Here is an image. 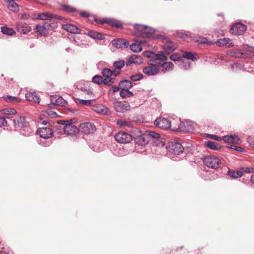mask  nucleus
<instances>
[{
  "label": "nucleus",
  "mask_w": 254,
  "mask_h": 254,
  "mask_svg": "<svg viewBox=\"0 0 254 254\" xmlns=\"http://www.w3.org/2000/svg\"><path fill=\"white\" fill-rule=\"evenodd\" d=\"M76 89L80 91V94L85 98L94 97L93 90L88 83L84 81L77 82L74 85Z\"/></svg>",
  "instance_id": "f03ea898"
},
{
  "label": "nucleus",
  "mask_w": 254,
  "mask_h": 254,
  "mask_svg": "<svg viewBox=\"0 0 254 254\" xmlns=\"http://www.w3.org/2000/svg\"><path fill=\"white\" fill-rule=\"evenodd\" d=\"M92 81L95 84H104L107 86H111L114 83V80L112 79H109L108 78H104L101 75H96L92 77Z\"/></svg>",
  "instance_id": "2eb2a0df"
},
{
  "label": "nucleus",
  "mask_w": 254,
  "mask_h": 254,
  "mask_svg": "<svg viewBox=\"0 0 254 254\" xmlns=\"http://www.w3.org/2000/svg\"><path fill=\"white\" fill-rule=\"evenodd\" d=\"M51 101L52 103L48 104L49 107H52L53 105H64L66 103V101L61 96H52L51 97Z\"/></svg>",
  "instance_id": "5701e85b"
},
{
  "label": "nucleus",
  "mask_w": 254,
  "mask_h": 254,
  "mask_svg": "<svg viewBox=\"0 0 254 254\" xmlns=\"http://www.w3.org/2000/svg\"><path fill=\"white\" fill-rule=\"evenodd\" d=\"M179 67L183 70H187L190 68V63L187 61H181L178 64Z\"/></svg>",
  "instance_id": "de8ad7c7"
},
{
  "label": "nucleus",
  "mask_w": 254,
  "mask_h": 254,
  "mask_svg": "<svg viewBox=\"0 0 254 254\" xmlns=\"http://www.w3.org/2000/svg\"><path fill=\"white\" fill-rule=\"evenodd\" d=\"M170 59L173 61H178L180 60L181 57L179 54L175 53L171 55L170 56Z\"/></svg>",
  "instance_id": "0e129e2a"
},
{
  "label": "nucleus",
  "mask_w": 254,
  "mask_h": 254,
  "mask_svg": "<svg viewBox=\"0 0 254 254\" xmlns=\"http://www.w3.org/2000/svg\"><path fill=\"white\" fill-rule=\"evenodd\" d=\"M14 126L15 129L18 132L21 130V128L24 127L29 123L23 117H18L13 120Z\"/></svg>",
  "instance_id": "dca6fc26"
},
{
  "label": "nucleus",
  "mask_w": 254,
  "mask_h": 254,
  "mask_svg": "<svg viewBox=\"0 0 254 254\" xmlns=\"http://www.w3.org/2000/svg\"><path fill=\"white\" fill-rule=\"evenodd\" d=\"M243 183H245L247 184V186L249 188H251L252 189H254V174H253L250 178V182L251 183H247L246 180L243 178L242 180Z\"/></svg>",
  "instance_id": "09e8293b"
},
{
  "label": "nucleus",
  "mask_w": 254,
  "mask_h": 254,
  "mask_svg": "<svg viewBox=\"0 0 254 254\" xmlns=\"http://www.w3.org/2000/svg\"><path fill=\"white\" fill-rule=\"evenodd\" d=\"M134 84L135 83H132V81H130L129 80H123L121 81L119 83L120 89H127V90H129Z\"/></svg>",
  "instance_id": "c756f323"
},
{
  "label": "nucleus",
  "mask_w": 254,
  "mask_h": 254,
  "mask_svg": "<svg viewBox=\"0 0 254 254\" xmlns=\"http://www.w3.org/2000/svg\"><path fill=\"white\" fill-rule=\"evenodd\" d=\"M117 124L121 127H125L127 126V123L122 120H119L117 122Z\"/></svg>",
  "instance_id": "69168bd1"
},
{
  "label": "nucleus",
  "mask_w": 254,
  "mask_h": 254,
  "mask_svg": "<svg viewBox=\"0 0 254 254\" xmlns=\"http://www.w3.org/2000/svg\"><path fill=\"white\" fill-rule=\"evenodd\" d=\"M16 30L24 34H26L31 31V27L26 23L17 22L16 24Z\"/></svg>",
  "instance_id": "a211bd4d"
},
{
  "label": "nucleus",
  "mask_w": 254,
  "mask_h": 254,
  "mask_svg": "<svg viewBox=\"0 0 254 254\" xmlns=\"http://www.w3.org/2000/svg\"><path fill=\"white\" fill-rule=\"evenodd\" d=\"M102 73L103 76L105 77V78H108L109 79H112L114 80V83L115 82V78L112 77L113 76V72L110 68H104Z\"/></svg>",
  "instance_id": "f704fd0d"
},
{
  "label": "nucleus",
  "mask_w": 254,
  "mask_h": 254,
  "mask_svg": "<svg viewBox=\"0 0 254 254\" xmlns=\"http://www.w3.org/2000/svg\"><path fill=\"white\" fill-rule=\"evenodd\" d=\"M95 111L103 115H108L109 110L107 107L103 105H99L96 107Z\"/></svg>",
  "instance_id": "58836bf2"
},
{
  "label": "nucleus",
  "mask_w": 254,
  "mask_h": 254,
  "mask_svg": "<svg viewBox=\"0 0 254 254\" xmlns=\"http://www.w3.org/2000/svg\"><path fill=\"white\" fill-rule=\"evenodd\" d=\"M142 55L144 57L149 58L148 61H153L155 59L159 60H167L168 57L167 56L161 54H155V53L150 51H146L143 52Z\"/></svg>",
  "instance_id": "f8f14e48"
},
{
  "label": "nucleus",
  "mask_w": 254,
  "mask_h": 254,
  "mask_svg": "<svg viewBox=\"0 0 254 254\" xmlns=\"http://www.w3.org/2000/svg\"><path fill=\"white\" fill-rule=\"evenodd\" d=\"M247 59L254 57V48L247 46Z\"/></svg>",
  "instance_id": "3c124183"
},
{
  "label": "nucleus",
  "mask_w": 254,
  "mask_h": 254,
  "mask_svg": "<svg viewBox=\"0 0 254 254\" xmlns=\"http://www.w3.org/2000/svg\"><path fill=\"white\" fill-rule=\"evenodd\" d=\"M120 95L123 98H127L133 96V92L127 89H120Z\"/></svg>",
  "instance_id": "c9c22d12"
},
{
  "label": "nucleus",
  "mask_w": 254,
  "mask_h": 254,
  "mask_svg": "<svg viewBox=\"0 0 254 254\" xmlns=\"http://www.w3.org/2000/svg\"><path fill=\"white\" fill-rule=\"evenodd\" d=\"M64 131L68 135H76L79 133V129L76 126L72 125L69 121H67V123L64 127Z\"/></svg>",
  "instance_id": "9b49d317"
},
{
  "label": "nucleus",
  "mask_w": 254,
  "mask_h": 254,
  "mask_svg": "<svg viewBox=\"0 0 254 254\" xmlns=\"http://www.w3.org/2000/svg\"><path fill=\"white\" fill-rule=\"evenodd\" d=\"M183 57L187 59L195 61L196 58L194 56L193 54L191 52H184L183 54Z\"/></svg>",
  "instance_id": "864d4df0"
},
{
  "label": "nucleus",
  "mask_w": 254,
  "mask_h": 254,
  "mask_svg": "<svg viewBox=\"0 0 254 254\" xmlns=\"http://www.w3.org/2000/svg\"><path fill=\"white\" fill-rule=\"evenodd\" d=\"M184 148L185 147L183 144L176 141L169 142L167 146L168 151L175 155L182 154Z\"/></svg>",
  "instance_id": "20e7f679"
},
{
  "label": "nucleus",
  "mask_w": 254,
  "mask_h": 254,
  "mask_svg": "<svg viewBox=\"0 0 254 254\" xmlns=\"http://www.w3.org/2000/svg\"><path fill=\"white\" fill-rule=\"evenodd\" d=\"M134 27L135 30L134 32L135 35L143 38H146L148 36L145 32V25L136 24L134 25Z\"/></svg>",
  "instance_id": "4be33fe9"
},
{
  "label": "nucleus",
  "mask_w": 254,
  "mask_h": 254,
  "mask_svg": "<svg viewBox=\"0 0 254 254\" xmlns=\"http://www.w3.org/2000/svg\"><path fill=\"white\" fill-rule=\"evenodd\" d=\"M130 58L132 59V63L138 64H141L142 63V59L141 57L136 55H133L130 56Z\"/></svg>",
  "instance_id": "49530a36"
},
{
  "label": "nucleus",
  "mask_w": 254,
  "mask_h": 254,
  "mask_svg": "<svg viewBox=\"0 0 254 254\" xmlns=\"http://www.w3.org/2000/svg\"><path fill=\"white\" fill-rule=\"evenodd\" d=\"M48 26L44 22L43 24H38L36 26V31L40 35H46L48 33Z\"/></svg>",
  "instance_id": "bb28decb"
},
{
  "label": "nucleus",
  "mask_w": 254,
  "mask_h": 254,
  "mask_svg": "<svg viewBox=\"0 0 254 254\" xmlns=\"http://www.w3.org/2000/svg\"><path fill=\"white\" fill-rule=\"evenodd\" d=\"M154 125L161 129H168L171 127V122L167 118H158L154 123Z\"/></svg>",
  "instance_id": "ddd939ff"
},
{
  "label": "nucleus",
  "mask_w": 254,
  "mask_h": 254,
  "mask_svg": "<svg viewBox=\"0 0 254 254\" xmlns=\"http://www.w3.org/2000/svg\"><path fill=\"white\" fill-rule=\"evenodd\" d=\"M115 139L119 143H128L132 140V138L129 133L123 131L116 134Z\"/></svg>",
  "instance_id": "0eeeda50"
},
{
  "label": "nucleus",
  "mask_w": 254,
  "mask_h": 254,
  "mask_svg": "<svg viewBox=\"0 0 254 254\" xmlns=\"http://www.w3.org/2000/svg\"><path fill=\"white\" fill-rule=\"evenodd\" d=\"M167 60H159L158 61L159 68H162V71L163 73L172 70L174 68V64L171 62H166Z\"/></svg>",
  "instance_id": "4468645a"
},
{
  "label": "nucleus",
  "mask_w": 254,
  "mask_h": 254,
  "mask_svg": "<svg viewBox=\"0 0 254 254\" xmlns=\"http://www.w3.org/2000/svg\"><path fill=\"white\" fill-rule=\"evenodd\" d=\"M62 8L64 11L69 12H74L76 11V9L68 5L64 4L62 6Z\"/></svg>",
  "instance_id": "4d7b16f0"
},
{
  "label": "nucleus",
  "mask_w": 254,
  "mask_h": 254,
  "mask_svg": "<svg viewBox=\"0 0 254 254\" xmlns=\"http://www.w3.org/2000/svg\"><path fill=\"white\" fill-rule=\"evenodd\" d=\"M9 118L6 116H4L0 118V128H2V127H5L7 125L6 119H8Z\"/></svg>",
  "instance_id": "bf43d9fd"
},
{
  "label": "nucleus",
  "mask_w": 254,
  "mask_h": 254,
  "mask_svg": "<svg viewBox=\"0 0 254 254\" xmlns=\"http://www.w3.org/2000/svg\"><path fill=\"white\" fill-rule=\"evenodd\" d=\"M45 24L48 26V31L52 30L58 27V23L54 20L50 18L49 20L45 21Z\"/></svg>",
  "instance_id": "4c0bfd02"
},
{
  "label": "nucleus",
  "mask_w": 254,
  "mask_h": 254,
  "mask_svg": "<svg viewBox=\"0 0 254 254\" xmlns=\"http://www.w3.org/2000/svg\"><path fill=\"white\" fill-rule=\"evenodd\" d=\"M38 134L44 139H49L52 137L53 132L51 128L47 127H43L39 128L37 130Z\"/></svg>",
  "instance_id": "f3484780"
},
{
  "label": "nucleus",
  "mask_w": 254,
  "mask_h": 254,
  "mask_svg": "<svg viewBox=\"0 0 254 254\" xmlns=\"http://www.w3.org/2000/svg\"><path fill=\"white\" fill-rule=\"evenodd\" d=\"M3 98L7 102H17L18 101V99L14 96H6L3 97Z\"/></svg>",
  "instance_id": "13d9d810"
},
{
  "label": "nucleus",
  "mask_w": 254,
  "mask_h": 254,
  "mask_svg": "<svg viewBox=\"0 0 254 254\" xmlns=\"http://www.w3.org/2000/svg\"><path fill=\"white\" fill-rule=\"evenodd\" d=\"M228 54L232 57L247 59V46L239 50H231L228 52Z\"/></svg>",
  "instance_id": "9d476101"
},
{
  "label": "nucleus",
  "mask_w": 254,
  "mask_h": 254,
  "mask_svg": "<svg viewBox=\"0 0 254 254\" xmlns=\"http://www.w3.org/2000/svg\"><path fill=\"white\" fill-rule=\"evenodd\" d=\"M63 27L66 31L73 34L80 33L81 29L77 26L71 24H66L63 25Z\"/></svg>",
  "instance_id": "393cba45"
},
{
  "label": "nucleus",
  "mask_w": 254,
  "mask_h": 254,
  "mask_svg": "<svg viewBox=\"0 0 254 254\" xmlns=\"http://www.w3.org/2000/svg\"><path fill=\"white\" fill-rule=\"evenodd\" d=\"M228 147L231 149H233L236 150L238 152H245V149L240 146L232 145H228Z\"/></svg>",
  "instance_id": "052dcab7"
},
{
  "label": "nucleus",
  "mask_w": 254,
  "mask_h": 254,
  "mask_svg": "<svg viewBox=\"0 0 254 254\" xmlns=\"http://www.w3.org/2000/svg\"><path fill=\"white\" fill-rule=\"evenodd\" d=\"M137 143L141 146L147 144L151 140L147 133L146 131L138 136L135 140Z\"/></svg>",
  "instance_id": "aec40b11"
},
{
  "label": "nucleus",
  "mask_w": 254,
  "mask_h": 254,
  "mask_svg": "<svg viewBox=\"0 0 254 254\" xmlns=\"http://www.w3.org/2000/svg\"><path fill=\"white\" fill-rule=\"evenodd\" d=\"M145 32L146 34L148 35V36L146 37L149 39H154L155 36L153 35L155 32V30L150 27H148L145 25Z\"/></svg>",
  "instance_id": "ea45409f"
},
{
  "label": "nucleus",
  "mask_w": 254,
  "mask_h": 254,
  "mask_svg": "<svg viewBox=\"0 0 254 254\" xmlns=\"http://www.w3.org/2000/svg\"><path fill=\"white\" fill-rule=\"evenodd\" d=\"M5 1L7 2V7L9 10L13 12L18 11V5L13 0H5Z\"/></svg>",
  "instance_id": "7c9ffc66"
},
{
  "label": "nucleus",
  "mask_w": 254,
  "mask_h": 254,
  "mask_svg": "<svg viewBox=\"0 0 254 254\" xmlns=\"http://www.w3.org/2000/svg\"><path fill=\"white\" fill-rule=\"evenodd\" d=\"M129 104L126 101H116L114 103V108L119 113H124L130 109Z\"/></svg>",
  "instance_id": "1a4fd4ad"
},
{
  "label": "nucleus",
  "mask_w": 254,
  "mask_h": 254,
  "mask_svg": "<svg viewBox=\"0 0 254 254\" xmlns=\"http://www.w3.org/2000/svg\"><path fill=\"white\" fill-rule=\"evenodd\" d=\"M107 21V24L112 27L117 28H123V24L120 20L114 18H108Z\"/></svg>",
  "instance_id": "c85d7f7f"
},
{
  "label": "nucleus",
  "mask_w": 254,
  "mask_h": 254,
  "mask_svg": "<svg viewBox=\"0 0 254 254\" xmlns=\"http://www.w3.org/2000/svg\"><path fill=\"white\" fill-rule=\"evenodd\" d=\"M143 77V75L142 74L140 73H136L130 76V81L133 83V82L141 80Z\"/></svg>",
  "instance_id": "a18cd8bd"
},
{
  "label": "nucleus",
  "mask_w": 254,
  "mask_h": 254,
  "mask_svg": "<svg viewBox=\"0 0 254 254\" xmlns=\"http://www.w3.org/2000/svg\"><path fill=\"white\" fill-rule=\"evenodd\" d=\"M1 31L3 34L8 35H13L15 33V31L12 28L4 26L1 27Z\"/></svg>",
  "instance_id": "a19ab883"
},
{
  "label": "nucleus",
  "mask_w": 254,
  "mask_h": 254,
  "mask_svg": "<svg viewBox=\"0 0 254 254\" xmlns=\"http://www.w3.org/2000/svg\"><path fill=\"white\" fill-rule=\"evenodd\" d=\"M53 15L49 12H44L38 14L37 18L41 20H49L52 17Z\"/></svg>",
  "instance_id": "37998d69"
},
{
  "label": "nucleus",
  "mask_w": 254,
  "mask_h": 254,
  "mask_svg": "<svg viewBox=\"0 0 254 254\" xmlns=\"http://www.w3.org/2000/svg\"><path fill=\"white\" fill-rule=\"evenodd\" d=\"M25 98L26 100L34 103H39V96L35 92H28L25 94Z\"/></svg>",
  "instance_id": "b1692460"
},
{
  "label": "nucleus",
  "mask_w": 254,
  "mask_h": 254,
  "mask_svg": "<svg viewBox=\"0 0 254 254\" xmlns=\"http://www.w3.org/2000/svg\"><path fill=\"white\" fill-rule=\"evenodd\" d=\"M87 34L89 37H90L94 39H97V40H103L105 38L104 35L103 34H102L101 33L96 32V31H93V30H91V31L88 32Z\"/></svg>",
  "instance_id": "2f4dec72"
},
{
  "label": "nucleus",
  "mask_w": 254,
  "mask_h": 254,
  "mask_svg": "<svg viewBox=\"0 0 254 254\" xmlns=\"http://www.w3.org/2000/svg\"><path fill=\"white\" fill-rule=\"evenodd\" d=\"M247 30V26L242 23H238L233 25L230 29V32L235 35H242Z\"/></svg>",
  "instance_id": "6e6552de"
},
{
  "label": "nucleus",
  "mask_w": 254,
  "mask_h": 254,
  "mask_svg": "<svg viewBox=\"0 0 254 254\" xmlns=\"http://www.w3.org/2000/svg\"><path fill=\"white\" fill-rule=\"evenodd\" d=\"M231 136L232 137V140L233 141L232 143H239L240 139L238 136L236 135H231Z\"/></svg>",
  "instance_id": "774afa93"
},
{
  "label": "nucleus",
  "mask_w": 254,
  "mask_h": 254,
  "mask_svg": "<svg viewBox=\"0 0 254 254\" xmlns=\"http://www.w3.org/2000/svg\"><path fill=\"white\" fill-rule=\"evenodd\" d=\"M205 144L206 146L210 149L218 150L221 149L220 145L213 141H209L206 142Z\"/></svg>",
  "instance_id": "72a5a7b5"
},
{
  "label": "nucleus",
  "mask_w": 254,
  "mask_h": 254,
  "mask_svg": "<svg viewBox=\"0 0 254 254\" xmlns=\"http://www.w3.org/2000/svg\"><path fill=\"white\" fill-rule=\"evenodd\" d=\"M243 171V176L244 173H253L254 172V168L251 167H244L241 169Z\"/></svg>",
  "instance_id": "680f3d73"
},
{
  "label": "nucleus",
  "mask_w": 254,
  "mask_h": 254,
  "mask_svg": "<svg viewBox=\"0 0 254 254\" xmlns=\"http://www.w3.org/2000/svg\"><path fill=\"white\" fill-rule=\"evenodd\" d=\"M158 60L155 59L153 61H148L147 65L142 69V72L148 76H152L158 74L160 72L159 68Z\"/></svg>",
  "instance_id": "f257e3e1"
},
{
  "label": "nucleus",
  "mask_w": 254,
  "mask_h": 254,
  "mask_svg": "<svg viewBox=\"0 0 254 254\" xmlns=\"http://www.w3.org/2000/svg\"><path fill=\"white\" fill-rule=\"evenodd\" d=\"M125 65V61L124 60H119L115 61L113 63V66L116 69L120 70Z\"/></svg>",
  "instance_id": "c03bdc74"
},
{
  "label": "nucleus",
  "mask_w": 254,
  "mask_h": 254,
  "mask_svg": "<svg viewBox=\"0 0 254 254\" xmlns=\"http://www.w3.org/2000/svg\"><path fill=\"white\" fill-rule=\"evenodd\" d=\"M172 129L176 131H185L189 132L194 130V127L191 122L186 121L180 122L178 127H174Z\"/></svg>",
  "instance_id": "423d86ee"
},
{
  "label": "nucleus",
  "mask_w": 254,
  "mask_h": 254,
  "mask_svg": "<svg viewBox=\"0 0 254 254\" xmlns=\"http://www.w3.org/2000/svg\"><path fill=\"white\" fill-rule=\"evenodd\" d=\"M232 137L231 136V135H226V136H224L223 137V140L225 142L232 143L233 141L232 140Z\"/></svg>",
  "instance_id": "338daca9"
},
{
  "label": "nucleus",
  "mask_w": 254,
  "mask_h": 254,
  "mask_svg": "<svg viewBox=\"0 0 254 254\" xmlns=\"http://www.w3.org/2000/svg\"><path fill=\"white\" fill-rule=\"evenodd\" d=\"M159 36L162 38L163 42L165 43L163 49L165 54H170L177 48L176 45L172 42L169 38L161 35H159Z\"/></svg>",
  "instance_id": "39448f33"
},
{
  "label": "nucleus",
  "mask_w": 254,
  "mask_h": 254,
  "mask_svg": "<svg viewBox=\"0 0 254 254\" xmlns=\"http://www.w3.org/2000/svg\"><path fill=\"white\" fill-rule=\"evenodd\" d=\"M216 44L219 46H226L228 47H230L233 45L232 40L226 38L219 39L217 41Z\"/></svg>",
  "instance_id": "cd10ccee"
},
{
  "label": "nucleus",
  "mask_w": 254,
  "mask_h": 254,
  "mask_svg": "<svg viewBox=\"0 0 254 254\" xmlns=\"http://www.w3.org/2000/svg\"><path fill=\"white\" fill-rule=\"evenodd\" d=\"M19 132L24 136H29L33 134V129L28 123L24 127L21 128V130Z\"/></svg>",
  "instance_id": "a878e982"
},
{
  "label": "nucleus",
  "mask_w": 254,
  "mask_h": 254,
  "mask_svg": "<svg viewBox=\"0 0 254 254\" xmlns=\"http://www.w3.org/2000/svg\"><path fill=\"white\" fill-rule=\"evenodd\" d=\"M193 40L197 43H201V44H209V42H208V40L204 37H201V36H197L195 37H194Z\"/></svg>",
  "instance_id": "8fccbe9b"
},
{
  "label": "nucleus",
  "mask_w": 254,
  "mask_h": 254,
  "mask_svg": "<svg viewBox=\"0 0 254 254\" xmlns=\"http://www.w3.org/2000/svg\"><path fill=\"white\" fill-rule=\"evenodd\" d=\"M146 132L150 140L152 139H158L160 137L159 134L156 132L151 131H146Z\"/></svg>",
  "instance_id": "603ef678"
},
{
  "label": "nucleus",
  "mask_w": 254,
  "mask_h": 254,
  "mask_svg": "<svg viewBox=\"0 0 254 254\" xmlns=\"http://www.w3.org/2000/svg\"><path fill=\"white\" fill-rule=\"evenodd\" d=\"M16 111L13 108H5L2 110L3 114L6 115H14L16 113Z\"/></svg>",
  "instance_id": "6e6d98bb"
},
{
  "label": "nucleus",
  "mask_w": 254,
  "mask_h": 254,
  "mask_svg": "<svg viewBox=\"0 0 254 254\" xmlns=\"http://www.w3.org/2000/svg\"><path fill=\"white\" fill-rule=\"evenodd\" d=\"M228 175L233 179H237L243 176V171L241 170V169L237 171L229 170L228 172Z\"/></svg>",
  "instance_id": "473e14b6"
},
{
  "label": "nucleus",
  "mask_w": 254,
  "mask_h": 254,
  "mask_svg": "<svg viewBox=\"0 0 254 254\" xmlns=\"http://www.w3.org/2000/svg\"><path fill=\"white\" fill-rule=\"evenodd\" d=\"M129 48L133 52H139L142 50V46L138 43H132L129 45Z\"/></svg>",
  "instance_id": "79ce46f5"
},
{
  "label": "nucleus",
  "mask_w": 254,
  "mask_h": 254,
  "mask_svg": "<svg viewBox=\"0 0 254 254\" xmlns=\"http://www.w3.org/2000/svg\"><path fill=\"white\" fill-rule=\"evenodd\" d=\"M81 132L85 134H89L96 130L95 126L90 122L82 123L80 125Z\"/></svg>",
  "instance_id": "6ab92c4d"
},
{
  "label": "nucleus",
  "mask_w": 254,
  "mask_h": 254,
  "mask_svg": "<svg viewBox=\"0 0 254 254\" xmlns=\"http://www.w3.org/2000/svg\"><path fill=\"white\" fill-rule=\"evenodd\" d=\"M204 164L209 168L217 169L220 168L222 165L221 160L214 155H208L204 157Z\"/></svg>",
  "instance_id": "7ed1b4c3"
},
{
  "label": "nucleus",
  "mask_w": 254,
  "mask_h": 254,
  "mask_svg": "<svg viewBox=\"0 0 254 254\" xmlns=\"http://www.w3.org/2000/svg\"><path fill=\"white\" fill-rule=\"evenodd\" d=\"M92 101V99L84 100L79 98H76L75 99V102L77 104L86 106H90Z\"/></svg>",
  "instance_id": "e433bc0d"
},
{
  "label": "nucleus",
  "mask_w": 254,
  "mask_h": 254,
  "mask_svg": "<svg viewBox=\"0 0 254 254\" xmlns=\"http://www.w3.org/2000/svg\"><path fill=\"white\" fill-rule=\"evenodd\" d=\"M231 68L233 71L237 72L242 68V65L240 63H236L231 65Z\"/></svg>",
  "instance_id": "5fc2aeb1"
},
{
  "label": "nucleus",
  "mask_w": 254,
  "mask_h": 254,
  "mask_svg": "<svg viewBox=\"0 0 254 254\" xmlns=\"http://www.w3.org/2000/svg\"><path fill=\"white\" fill-rule=\"evenodd\" d=\"M112 44L118 49H123L127 48L128 46V42L123 39H114L112 41Z\"/></svg>",
  "instance_id": "412c9836"
},
{
  "label": "nucleus",
  "mask_w": 254,
  "mask_h": 254,
  "mask_svg": "<svg viewBox=\"0 0 254 254\" xmlns=\"http://www.w3.org/2000/svg\"><path fill=\"white\" fill-rule=\"evenodd\" d=\"M52 143L51 140H46L45 139L40 140L39 142V144L42 145V146L48 147L51 145Z\"/></svg>",
  "instance_id": "e2e57ef3"
}]
</instances>
